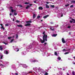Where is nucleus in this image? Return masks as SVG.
I'll list each match as a JSON object with an SVG mask.
<instances>
[{
    "label": "nucleus",
    "mask_w": 75,
    "mask_h": 75,
    "mask_svg": "<svg viewBox=\"0 0 75 75\" xmlns=\"http://www.w3.org/2000/svg\"><path fill=\"white\" fill-rule=\"evenodd\" d=\"M45 32H44L43 33V34H44L43 37V40L41 39H40V41L41 43H43L45 42V41H47V37H48V36L47 35L45 34Z\"/></svg>",
    "instance_id": "1"
},
{
    "label": "nucleus",
    "mask_w": 75,
    "mask_h": 75,
    "mask_svg": "<svg viewBox=\"0 0 75 75\" xmlns=\"http://www.w3.org/2000/svg\"><path fill=\"white\" fill-rule=\"evenodd\" d=\"M62 40L63 43H64V44L65 43V41L64 40V38H62Z\"/></svg>",
    "instance_id": "2"
},
{
    "label": "nucleus",
    "mask_w": 75,
    "mask_h": 75,
    "mask_svg": "<svg viewBox=\"0 0 75 75\" xmlns=\"http://www.w3.org/2000/svg\"><path fill=\"white\" fill-rule=\"evenodd\" d=\"M30 25H31V24L30 23H28L25 25V26H30Z\"/></svg>",
    "instance_id": "3"
},
{
    "label": "nucleus",
    "mask_w": 75,
    "mask_h": 75,
    "mask_svg": "<svg viewBox=\"0 0 75 75\" xmlns=\"http://www.w3.org/2000/svg\"><path fill=\"white\" fill-rule=\"evenodd\" d=\"M17 26L18 27H21V28H22L23 27L22 25H17Z\"/></svg>",
    "instance_id": "4"
},
{
    "label": "nucleus",
    "mask_w": 75,
    "mask_h": 75,
    "mask_svg": "<svg viewBox=\"0 0 75 75\" xmlns=\"http://www.w3.org/2000/svg\"><path fill=\"white\" fill-rule=\"evenodd\" d=\"M48 17H49V15H48L45 16L44 17H43V18H47Z\"/></svg>",
    "instance_id": "5"
},
{
    "label": "nucleus",
    "mask_w": 75,
    "mask_h": 75,
    "mask_svg": "<svg viewBox=\"0 0 75 75\" xmlns=\"http://www.w3.org/2000/svg\"><path fill=\"white\" fill-rule=\"evenodd\" d=\"M39 10H43V8L42 7H39Z\"/></svg>",
    "instance_id": "6"
},
{
    "label": "nucleus",
    "mask_w": 75,
    "mask_h": 75,
    "mask_svg": "<svg viewBox=\"0 0 75 75\" xmlns=\"http://www.w3.org/2000/svg\"><path fill=\"white\" fill-rule=\"evenodd\" d=\"M26 23H32V22L31 21H27L26 22Z\"/></svg>",
    "instance_id": "7"
},
{
    "label": "nucleus",
    "mask_w": 75,
    "mask_h": 75,
    "mask_svg": "<svg viewBox=\"0 0 75 75\" xmlns=\"http://www.w3.org/2000/svg\"><path fill=\"white\" fill-rule=\"evenodd\" d=\"M6 53L5 54H8V51H7V50H5V51H4Z\"/></svg>",
    "instance_id": "8"
},
{
    "label": "nucleus",
    "mask_w": 75,
    "mask_h": 75,
    "mask_svg": "<svg viewBox=\"0 0 75 75\" xmlns=\"http://www.w3.org/2000/svg\"><path fill=\"white\" fill-rule=\"evenodd\" d=\"M45 6H46V8H49L50 6H49L47 4H46Z\"/></svg>",
    "instance_id": "9"
},
{
    "label": "nucleus",
    "mask_w": 75,
    "mask_h": 75,
    "mask_svg": "<svg viewBox=\"0 0 75 75\" xmlns=\"http://www.w3.org/2000/svg\"><path fill=\"white\" fill-rule=\"evenodd\" d=\"M35 13H34L33 15V18H35Z\"/></svg>",
    "instance_id": "10"
},
{
    "label": "nucleus",
    "mask_w": 75,
    "mask_h": 75,
    "mask_svg": "<svg viewBox=\"0 0 75 75\" xmlns=\"http://www.w3.org/2000/svg\"><path fill=\"white\" fill-rule=\"evenodd\" d=\"M2 46H0V50L1 51H3V47H2Z\"/></svg>",
    "instance_id": "11"
},
{
    "label": "nucleus",
    "mask_w": 75,
    "mask_h": 75,
    "mask_svg": "<svg viewBox=\"0 0 75 75\" xmlns=\"http://www.w3.org/2000/svg\"><path fill=\"white\" fill-rule=\"evenodd\" d=\"M3 43L5 45H7V44H8V43H5V41L3 42Z\"/></svg>",
    "instance_id": "12"
},
{
    "label": "nucleus",
    "mask_w": 75,
    "mask_h": 75,
    "mask_svg": "<svg viewBox=\"0 0 75 75\" xmlns=\"http://www.w3.org/2000/svg\"><path fill=\"white\" fill-rule=\"evenodd\" d=\"M57 35V34H54L52 35L53 37H56Z\"/></svg>",
    "instance_id": "13"
},
{
    "label": "nucleus",
    "mask_w": 75,
    "mask_h": 75,
    "mask_svg": "<svg viewBox=\"0 0 75 75\" xmlns=\"http://www.w3.org/2000/svg\"><path fill=\"white\" fill-rule=\"evenodd\" d=\"M54 55H56V56L58 55V54H57V52H54Z\"/></svg>",
    "instance_id": "14"
},
{
    "label": "nucleus",
    "mask_w": 75,
    "mask_h": 75,
    "mask_svg": "<svg viewBox=\"0 0 75 75\" xmlns=\"http://www.w3.org/2000/svg\"><path fill=\"white\" fill-rule=\"evenodd\" d=\"M30 6H27L26 7V9H28V8H30Z\"/></svg>",
    "instance_id": "15"
},
{
    "label": "nucleus",
    "mask_w": 75,
    "mask_h": 75,
    "mask_svg": "<svg viewBox=\"0 0 75 75\" xmlns=\"http://www.w3.org/2000/svg\"><path fill=\"white\" fill-rule=\"evenodd\" d=\"M71 20H72V21H74V22H73L74 23H75V20L74 19H73V18H71Z\"/></svg>",
    "instance_id": "16"
},
{
    "label": "nucleus",
    "mask_w": 75,
    "mask_h": 75,
    "mask_svg": "<svg viewBox=\"0 0 75 75\" xmlns=\"http://www.w3.org/2000/svg\"><path fill=\"white\" fill-rule=\"evenodd\" d=\"M50 30H51L52 31H54V28H50Z\"/></svg>",
    "instance_id": "17"
},
{
    "label": "nucleus",
    "mask_w": 75,
    "mask_h": 75,
    "mask_svg": "<svg viewBox=\"0 0 75 75\" xmlns=\"http://www.w3.org/2000/svg\"><path fill=\"white\" fill-rule=\"evenodd\" d=\"M16 23H20V21H18V20H16Z\"/></svg>",
    "instance_id": "18"
},
{
    "label": "nucleus",
    "mask_w": 75,
    "mask_h": 75,
    "mask_svg": "<svg viewBox=\"0 0 75 75\" xmlns=\"http://www.w3.org/2000/svg\"><path fill=\"white\" fill-rule=\"evenodd\" d=\"M50 7H52V8H54V7H55V6H54V5H51L50 6Z\"/></svg>",
    "instance_id": "19"
},
{
    "label": "nucleus",
    "mask_w": 75,
    "mask_h": 75,
    "mask_svg": "<svg viewBox=\"0 0 75 75\" xmlns=\"http://www.w3.org/2000/svg\"><path fill=\"white\" fill-rule=\"evenodd\" d=\"M71 3H75V1H71Z\"/></svg>",
    "instance_id": "20"
},
{
    "label": "nucleus",
    "mask_w": 75,
    "mask_h": 75,
    "mask_svg": "<svg viewBox=\"0 0 75 75\" xmlns=\"http://www.w3.org/2000/svg\"><path fill=\"white\" fill-rule=\"evenodd\" d=\"M1 28L2 29H3V30H4V28L3 27V26H1Z\"/></svg>",
    "instance_id": "21"
},
{
    "label": "nucleus",
    "mask_w": 75,
    "mask_h": 75,
    "mask_svg": "<svg viewBox=\"0 0 75 75\" xmlns=\"http://www.w3.org/2000/svg\"><path fill=\"white\" fill-rule=\"evenodd\" d=\"M69 52H66L64 53V54L65 55H66V54H69Z\"/></svg>",
    "instance_id": "22"
},
{
    "label": "nucleus",
    "mask_w": 75,
    "mask_h": 75,
    "mask_svg": "<svg viewBox=\"0 0 75 75\" xmlns=\"http://www.w3.org/2000/svg\"><path fill=\"white\" fill-rule=\"evenodd\" d=\"M69 4H66L65 5V7H68V6H69Z\"/></svg>",
    "instance_id": "23"
},
{
    "label": "nucleus",
    "mask_w": 75,
    "mask_h": 75,
    "mask_svg": "<svg viewBox=\"0 0 75 75\" xmlns=\"http://www.w3.org/2000/svg\"><path fill=\"white\" fill-rule=\"evenodd\" d=\"M11 11L12 13H13V12H14V11H15V10H13V9H11Z\"/></svg>",
    "instance_id": "24"
},
{
    "label": "nucleus",
    "mask_w": 75,
    "mask_h": 75,
    "mask_svg": "<svg viewBox=\"0 0 75 75\" xmlns=\"http://www.w3.org/2000/svg\"><path fill=\"white\" fill-rule=\"evenodd\" d=\"M14 16H17V13L16 12H15L14 13Z\"/></svg>",
    "instance_id": "25"
},
{
    "label": "nucleus",
    "mask_w": 75,
    "mask_h": 75,
    "mask_svg": "<svg viewBox=\"0 0 75 75\" xmlns=\"http://www.w3.org/2000/svg\"><path fill=\"white\" fill-rule=\"evenodd\" d=\"M25 68H27L28 67V66L26 65H24Z\"/></svg>",
    "instance_id": "26"
},
{
    "label": "nucleus",
    "mask_w": 75,
    "mask_h": 75,
    "mask_svg": "<svg viewBox=\"0 0 75 75\" xmlns=\"http://www.w3.org/2000/svg\"><path fill=\"white\" fill-rule=\"evenodd\" d=\"M40 16H38L37 17V18H40Z\"/></svg>",
    "instance_id": "27"
},
{
    "label": "nucleus",
    "mask_w": 75,
    "mask_h": 75,
    "mask_svg": "<svg viewBox=\"0 0 75 75\" xmlns=\"http://www.w3.org/2000/svg\"><path fill=\"white\" fill-rule=\"evenodd\" d=\"M12 38V37H8V39L9 40H10V39L11 38Z\"/></svg>",
    "instance_id": "28"
},
{
    "label": "nucleus",
    "mask_w": 75,
    "mask_h": 75,
    "mask_svg": "<svg viewBox=\"0 0 75 75\" xmlns=\"http://www.w3.org/2000/svg\"><path fill=\"white\" fill-rule=\"evenodd\" d=\"M74 7V6L73 5H71L70 6V8H72V7Z\"/></svg>",
    "instance_id": "29"
},
{
    "label": "nucleus",
    "mask_w": 75,
    "mask_h": 75,
    "mask_svg": "<svg viewBox=\"0 0 75 75\" xmlns=\"http://www.w3.org/2000/svg\"><path fill=\"white\" fill-rule=\"evenodd\" d=\"M72 74L73 75H75V73H74V71H73V72L72 73Z\"/></svg>",
    "instance_id": "30"
},
{
    "label": "nucleus",
    "mask_w": 75,
    "mask_h": 75,
    "mask_svg": "<svg viewBox=\"0 0 75 75\" xmlns=\"http://www.w3.org/2000/svg\"><path fill=\"white\" fill-rule=\"evenodd\" d=\"M13 41H14V39H13L11 40V42H13Z\"/></svg>",
    "instance_id": "31"
},
{
    "label": "nucleus",
    "mask_w": 75,
    "mask_h": 75,
    "mask_svg": "<svg viewBox=\"0 0 75 75\" xmlns=\"http://www.w3.org/2000/svg\"><path fill=\"white\" fill-rule=\"evenodd\" d=\"M58 59H59V60H61V58L60 57H59L58 58Z\"/></svg>",
    "instance_id": "32"
},
{
    "label": "nucleus",
    "mask_w": 75,
    "mask_h": 75,
    "mask_svg": "<svg viewBox=\"0 0 75 75\" xmlns=\"http://www.w3.org/2000/svg\"><path fill=\"white\" fill-rule=\"evenodd\" d=\"M3 57V55H1V59H2Z\"/></svg>",
    "instance_id": "33"
},
{
    "label": "nucleus",
    "mask_w": 75,
    "mask_h": 75,
    "mask_svg": "<svg viewBox=\"0 0 75 75\" xmlns=\"http://www.w3.org/2000/svg\"><path fill=\"white\" fill-rule=\"evenodd\" d=\"M67 51V50H65V49H64L63 50V51Z\"/></svg>",
    "instance_id": "34"
},
{
    "label": "nucleus",
    "mask_w": 75,
    "mask_h": 75,
    "mask_svg": "<svg viewBox=\"0 0 75 75\" xmlns=\"http://www.w3.org/2000/svg\"><path fill=\"white\" fill-rule=\"evenodd\" d=\"M45 75H48V73H47V72H46L45 73Z\"/></svg>",
    "instance_id": "35"
},
{
    "label": "nucleus",
    "mask_w": 75,
    "mask_h": 75,
    "mask_svg": "<svg viewBox=\"0 0 75 75\" xmlns=\"http://www.w3.org/2000/svg\"><path fill=\"white\" fill-rule=\"evenodd\" d=\"M32 62H36V60H33V61H32Z\"/></svg>",
    "instance_id": "36"
},
{
    "label": "nucleus",
    "mask_w": 75,
    "mask_h": 75,
    "mask_svg": "<svg viewBox=\"0 0 75 75\" xmlns=\"http://www.w3.org/2000/svg\"><path fill=\"white\" fill-rule=\"evenodd\" d=\"M20 7H23V6L21 5H19Z\"/></svg>",
    "instance_id": "37"
},
{
    "label": "nucleus",
    "mask_w": 75,
    "mask_h": 75,
    "mask_svg": "<svg viewBox=\"0 0 75 75\" xmlns=\"http://www.w3.org/2000/svg\"><path fill=\"white\" fill-rule=\"evenodd\" d=\"M25 4H28V3L27 2H25Z\"/></svg>",
    "instance_id": "38"
},
{
    "label": "nucleus",
    "mask_w": 75,
    "mask_h": 75,
    "mask_svg": "<svg viewBox=\"0 0 75 75\" xmlns=\"http://www.w3.org/2000/svg\"><path fill=\"white\" fill-rule=\"evenodd\" d=\"M5 26H8V24H6Z\"/></svg>",
    "instance_id": "39"
},
{
    "label": "nucleus",
    "mask_w": 75,
    "mask_h": 75,
    "mask_svg": "<svg viewBox=\"0 0 75 75\" xmlns=\"http://www.w3.org/2000/svg\"><path fill=\"white\" fill-rule=\"evenodd\" d=\"M67 28H71V26H68L67 27Z\"/></svg>",
    "instance_id": "40"
},
{
    "label": "nucleus",
    "mask_w": 75,
    "mask_h": 75,
    "mask_svg": "<svg viewBox=\"0 0 75 75\" xmlns=\"http://www.w3.org/2000/svg\"><path fill=\"white\" fill-rule=\"evenodd\" d=\"M70 23H72L73 21H70Z\"/></svg>",
    "instance_id": "41"
},
{
    "label": "nucleus",
    "mask_w": 75,
    "mask_h": 75,
    "mask_svg": "<svg viewBox=\"0 0 75 75\" xmlns=\"http://www.w3.org/2000/svg\"><path fill=\"white\" fill-rule=\"evenodd\" d=\"M44 44H45V45H47V42L45 43Z\"/></svg>",
    "instance_id": "42"
},
{
    "label": "nucleus",
    "mask_w": 75,
    "mask_h": 75,
    "mask_svg": "<svg viewBox=\"0 0 75 75\" xmlns=\"http://www.w3.org/2000/svg\"><path fill=\"white\" fill-rule=\"evenodd\" d=\"M63 16V14H62V15H61V17H62Z\"/></svg>",
    "instance_id": "43"
},
{
    "label": "nucleus",
    "mask_w": 75,
    "mask_h": 75,
    "mask_svg": "<svg viewBox=\"0 0 75 75\" xmlns=\"http://www.w3.org/2000/svg\"><path fill=\"white\" fill-rule=\"evenodd\" d=\"M29 73H33V72H32V71H29Z\"/></svg>",
    "instance_id": "44"
},
{
    "label": "nucleus",
    "mask_w": 75,
    "mask_h": 75,
    "mask_svg": "<svg viewBox=\"0 0 75 75\" xmlns=\"http://www.w3.org/2000/svg\"><path fill=\"white\" fill-rule=\"evenodd\" d=\"M16 38H18V35H16Z\"/></svg>",
    "instance_id": "45"
},
{
    "label": "nucleus",
    "mask_w": 75,
    "mask_h": 75,
    "mask_svg": "<svg viewBox=\"0 0 75 75\" xmlns=\"http://www.w3.org/2000/svg\"><path fill=\"white\" fill-rule=\"evenodd\" d=\"M16 75H18V73H15Z\"/></svg>",
    "instance_id": "46"
},
{
    "label": "nucleus",
    "mask_w": 75,
    "mask_h": 75,
    "mask_svg": "<svg viewBox=\"0 0 75 75\" xmlns=\"http://www.w3.org/2000/svg\"><path fill=\"white\" fill-rule=\"evenodd\" d=\"M12 14L11 13H10V16H11Z\"/></svg>",
    "instance_id": "47"
},
{
    "label": "nucleus",
    "mask_w": 75,
    "mask_h": 75,
    "mask_svg": "<svg viewBox=\"0 0 75 75\" xmlns=\"http://www.w3.org/2000/svg\"><path fill=\"white\" fill-rule=\"evenodd\" d=\"M46 3L47 4H49V2H47Z\"/></svg>",
    "instance_id": "48"
},
{
    "label": "nucleus",
    "mask_w": 75,
    "mask_h": 75,
    "mask_svg": "<svg viewBox=\"0 0 75 75\" xmlns=\"http://www.w3.org/2000/svg\"><path fill=\"white\" fill-rule=\"evenodd\" d=\"M32 5H33V4H29V6H32Z\"/></svg>",
    "instance_id": "49"
},
{
    "label": "nucleus",
    "mask_w": 75,
    "mask_h": 75,
    "mask_svg": "<svg viewBox=\"0 0 75 75\" xmlns=\"http://www.w3.org/2000/svg\"><path fill=\"white\" fill-rule=\"evenodd\" d=\"M10 8L11 9L13 8V7H11V6L10 7Z\"/></svg>",
    "instance_id": "50"
},
{
    "label": "nucleus",
    "mask_w": 75,
    "mask_h": 75,
    "mask_svg": "<svg viewBox=\"0 0 75 75\" xmlns=\"http://www.w3.org/2000/svg\"><path fill=\"white\" fill-rule=\"evenodd\" d=\"M37 69V67L33 68V69Z\"/></svg>",
    "instance_id": "51"
},
{
    "label": "nucleus",
    "mask_w": 75,
    "mask_h": 75,
    "mask_svg": "<svg viewBox=\"0 0 75 75\" xmlns=\"http://www.w3.org/2000/svg\"><path fill=\"white\" fill-rule=\"evenodd\" d=\"M67 75H69V74H68V73H67Z\"/></svg>",
    "instance_id": "52"
},
{
    "label": "nucleus",
    "mask_w": 75,
    "mask_h": 75,
    "mask_svg": "<svg viewBox=\"0 0 75 75\" xmlns=\"http://www.w3.org/2000/svg\"><path fill=\"white\" fill-rule=\"evenodd\" d=\"M70 49H69V50H67V51H70Z\"/></svg>",
    "instance_id": "53"
},
{
    "label": "nucleus",
    "mask_w": 75,
    "mask_h": 75,
    "mask_svg": "<svg viewBox=\"0 0 75 75\" xmlns=\"http://www.w3.org/2000/svg\"><path fill=\"white\" fill-rule=\"evenodd\" d=\"M1 65H2V67H3V65L2 64H1Z\"/></svg>",
    "instance_id": "54"
},
{
    "label": "nucleus",
    "mask_w": 75,
    "mask_h": 75,
    "mask_svg": "<svg viewBox=\"0 0 75 75\" xmlns=\"http://www.w3.org/2000/svg\"><path fill=\"white\" fill-rule=\"evenodd\" d=\"M69 34L70 35L71 34V32H69Z\"/></svg>",
    "instance_id": "55"
},
{
    "label": "nucleus",
    "mask_w": 75,
    "mask_h": 75,
    "mask_svg": "<svg viewBox=\"0 0 75 75\" xmlns=\"http://www.w3.org/2000/svg\"><path fill=\"white\" fill-rule=\"evenodd\" d=\"M19 51V50H17V52H18V51Z\"/></svg>",
    "instance_id": "56"
},
{
    "label": "nucleus",
    "mask_w": 75,
    "mask_h": 75,
    "mask_svg": "<svg viewBox=\"0 0 75 75\" xmlns=\"http://www.w3.org/2000/svg\"><path fill=\"white\" fill-rule=\"evenodd\" d=\"M34 3H36V1H34Z\"/></svg>",
    "instance_id": "57"
},
{
    "label": "nucleus",
    "mask_w": 75,
    "mask_h": 75,
    "mask_svg": "<svg viewBox=\"0 0 75 75\" xmlns=\"http://www.w3.org/2000/svg\"><path fill=\"white\" fill-rule=\"evenodd\" d=\"M13 21H14V18H13Z\"/></svg>",
    "instance_id": "58"
},
{
    "label": "nucleus",
    "mask_w": 75,
    "mask_h": 75,
    "mask_svg": "<svg viewBox=\"0 0 75 75\" xmlns=\"http://www.w3.org/2000/svg\"><path fill=\"white\" fill-rule=\"evenodd\" d=\"M1 25L3 26V24H1Z\"/></svg>",
    "instance_id": "59"
},
{
    "label": "nucleus",
    "mask_w": 75,
    "mask_h": 75,
    "mask_svg": "<svg viewBox=\"0 0 75 75\" xmlns=\"http://www.w3.org/2000/svg\"><path fill=\"white\" fill-rule=\"evenodd\" d=\"M32 47H29V48H30V49H31Z\"/></svg>",
    "instance_id": "60"
},
{
    "label": "nucleus",
    "mask_w": 75,
    "mask_h": 75,
    "mask_svg": "<svg viewBox=\"0 0 75 75\" xmlns=\"http://www.w3.org/2000/svg\"><path fill=\"white\" fill-rule=\"evenodd\" d=\"M16 11L15 10V11H15V13H16Z\"/></svg>",
    "instance_id": "61"
},
{
    "label": "nucleus",
    "mask_w": 75,
    "mask_h": 75,
    "mask_svg": "<svg viewBox=\"0 0 75 75\" xmlns=\"http://www.w3.org/2000/svg\"><path fill=\"white\" fill-rule=\"evenodd\" d=\"M73 64H75V63H73Z\"/></svg>",
    "instance_id": "62"
},
{
    "label": "nucleus",
    "mask_w": 75,
    "mask_h": 75,
    "mask_svg": "<svg viewBox=\"0 0 75 75\" xmlns=\"http://www.w3.org/2000/svg\"><path fill=\"white\" fill-rule=\"evenodd\" d=\"M42 20H41V21H42Z\"/></svg>",
    "instance_id": "63"
},
{
    "label": "nucleus",
    "mask_w": 75,
    "mask_h": 75,
    "mask_svg": "<svg viewBox=\"0 0 75 75\" xmlns=\"http://www.w3.org/2000/svg\"><path fill=\"white\" fill-rule=\"evenodd\" d=\"M74 59H75V56L74 57Z\"/></svg>",
    "instance_id": "64"
}]
</instances>
